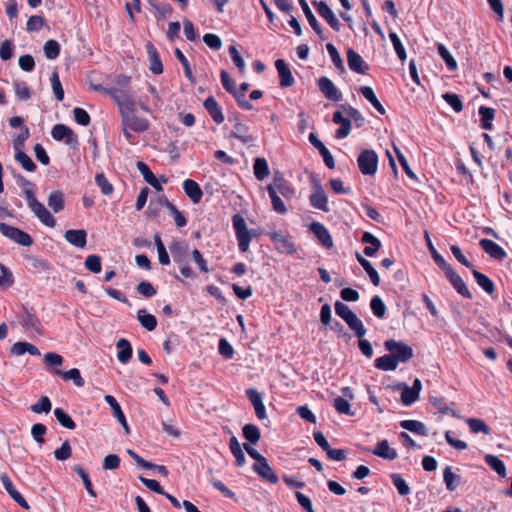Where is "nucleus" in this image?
Returning <instances> with one entry per match:
<instances>
[{"instance_id":"obj_1","label":"nucleus","mask_w":512,"mask_h":512,"mask_svg":"<svg viewBox=\"0 0 512 512\" xmlns=\"http://www.w3.org/2000/svg\"><path fill=\"white\" fill-rule=\"evenodd\" d=\"M173 261L179 266L181 274L185 278L193 277V271L189 266L192 250L186 241H174L169 246Z\"/></svg>"},{"instance_id":"obj_2","label":"nucleus","mask_w":512,"mask_h":512,"mask_svg":"<svg viewBox=\"0 0 512 512\" xmlns=\"http://www.w3.org/2000/svg\"><path fill=\"white\" fill-rule=\"evenodd\" d=\"M335 313L345 321L358 338H362L366 335L367 330L362 320L358 318L348 305L337 301L335 303Z\"/></svg>"},{"instance_id":"obj_3","label":"nucleus","mask_w":512,"mask_h":512,"mask_svg":"<svg viewBox=\"0 0 512 512\" xmlns=\"http://www.w3.org/2000/svg\"><path fill=\"white\" fill-rule=\"evenodd\" d=\"M25 200L27 202L29 209L40 220V222H42L47 227L51 228H53L56 225L55 218L45 208V206L36 199L33 189L25 188Z\"/></svg>"},{"instance_id":"obj_4","label":"nucleus","mask_w":512,"mask_h":512,"mask_svg":"<svg viewBox=\"0 0 512 512\" xmlns=\"http://www.w3.org/2000/svg\"><path fill=\"white\" fill-rule=\"evenodd\" d=\"M384 347L390 352L396 361L406 363L413 357V349L403 341L389 339L384 342Z\"/></svg>"},{"instance_id":"obj_5","label":"nucleus","mask_w":512,"mask_h":512,"mask_svg":"<svg viewBox=\"0 0 512 512\" xmlns=\"http://www.w3.org/2000/svg\"><path fill=\"white\" fill-rule=\"evenodd\" d=\"M235 229L238 246L241 252H247L251 241V234L247 228L245 219L240 214H235L232 218Z\"/></svg>"},{"instance_id":"obj_6","label":"nucleus","mask_w":512,"mask_h":512,"mask_svg":"<svg viewBox=\"0 0 512 512\" xmlns=\"http://www.w3.org/2000/svg\"><path fill=\"white\" fill-rule=\"evenodd\" d=\"M0 232L5 237L21 246L29 247L33 244V240L28 233L4 222L0 223Z\"/></svg>"},{"instance_id":"obj_7","label":"nucleus","mask_w":512,"mask_h":512,"mask_svg":"<svg viewBox=\"0 0 512 512\" xmlns=\"http://www.w3.org/2000/svg\"><path fill=\"white\" fill-rule=\"evenodd\" d=\"M357 163L363 175H374L377 171L378 156L375 151L366 149L360 152Z\"/></svg>"},{"instance_id":"obj_8","label":"nucleus","mask_w":512,"mask_h":512,"mask_svg":"<svg viewBox=\"0 0 512 512\" xmlns=\"http://www.w3.org/2000/svg\"><path fill=\"white\" fill-rule=\"evenodd\" d=\"M446 277L450 281L453 288L464 298L471 299L472 294L467 288L463 279L458 275V273L452 268V266L448 263L446 266L442 268Z\"/></svg>"},{"instance_id":"obj_9","label":"nucleus","mask_w":512,"mask_h":512,"mask_svg":"<svg viewBox=\"0 0 512 512\" xmlns=\"http://www.w3.org/2000/svg\"><path fill=\"white\" fill-rule=\"evenodd\" d=\"M313 182V191L309 197L310 204L312 207L322 210L324 212L329 211L328 207V198L326 196V193L320 183L319 180L314 178L312 180Z\"/></svg>"},{"instance_id":"obj_10","label":"nucleus","mask_w":512,"mask_h":512,"mask_svg":"<svg viewBox=\"0 0 512 512\" xmlns=\"http://www.w3.org/2000/svg\"><path fill=\"white\" fill-rule=\"evenodd\" d=\"M52 137L57 141H64L67 145L75 147L78 144V137L74 131L64 125L56 124L51 131Z\"/></svg>"},{"instance_id":"obj_11","label":"nucleus","mask_w":512,"mask_h":512,"mask_svg":"<svg viewBox=\"0 0 512 512\" xmlns=\"http://www.w3.org/2000/svg\"><path fill=\"white\" fill-rule=\"evenodd\" d=\"M269 237L275 243L276 249L280 253H295L296 248L290 236L284 235L281 231H273L269 233Z\"/></svg>"},{"instance_id":"obj_12","label":"nucleus","mask_w":512,"mask_h":512,"mask_svg":"<svg viewBox=\"0 0 512 512\" xmlns=\"http://www.w3.org/2000/svg\"><path fill=\"white\" fill-rule=\"evenodd\" d=\"M317 9L318 14L326 20L330 27L335 31H340L341 23L331 10V8L324 1H313L312 3Z\"/></svg>"},{"instance_id":"obj_13","label":"nucleus","mask_w":512,"mask_h":512,"mask_svg":"<svg viewBox=\"0 0 512 512\" xmlns=\"http://www.w3.org/2000/svg\"><path fill=\"white\" fill-rule=\"evenodd\" d=\"M0 481L6 490V492L9 494V496L22 508L29 510L30 506L27 503V501L24 499V497L15 489L11 479L7 475V473H2L0 475Z\"/></svg>"},{"instance_id":"obj_14","label":"nucleus","mask_w":512,"mask_h":512,"mask_svg":"<svg viewBox=\"0 0 512 512\" xmlns=\"http://www.w3.org/2000/svg\"><path fill=\"white\" fill-rule=\"evenodd\" d=\"M421 389L422 383L418 378L414 380L412 387H409L404 384L401 393V402L403 403V405L410 406L414 402H416L419 398Z\"/></svg>"},{"instance_id":"obj_15","label":"nucleus","mask_w":512,"mask_h":512,"mask_svg":"<svg viewBox=\"0 0 512 512\" xmlns=\"http://www.w3.org/2000/svg\"><path fill=\"white\" fill-rule=\"evenodd\" d=\"M121 124L137 133H142L149 128L148 120L137 116L135 113L121 117Z\"/></svg>"},{"instance_id":"obj_16","label":"nucleus","mask_w":512,"mask_h":512,"mask_svg":"<svg viewBox=\"0 0 512 512\" xmlns=\"http://www.w3.org/2000/svg\"><path fill=\"white\" fill-rule=\"evenodd\" d=\"M267 187H273L276 194H280L286 199H291L295 194L294 189L284 180L279 172L275 173L272 183Z\"/></svg>"},{"instance_id":"obj_17","label":"nucleus","mask_w":512,"mask_h":512,"mask_svg":"<svg viewBox=\"0 0 512 512\" xmlns=\"http://www.w3.org/2000/svg\"><path fill=\"white\" fill-rule=\"evenodd\" d=\"M19 322L26 331H34L36 333L41 332V322L38 317L27 310L23 309V312L19 315Z\"/></svg>"},{"instance_id":"obj_18","label":"nucleus","mask_w":512,"mask_h":512,"mask_svg":"<svg viewBox=\"0 0 512 512\" xmlns=\"http://www.w3.org/2000/svg\"><path fill=\"white\" fill-rule=\"evenodd\" d=\"M310 230L321 243V245L326 249H331L334 245L332 237L328 231V229L319 222H313L310 225Z\"/></svg>"},{"instance_id":"obj_19","label":"nucleus","mask_w":512,"mask_h":512,"mask_svg":"<svg viewBox=\"0 0 512 512\" xmlns=\"http://www.w3.org/2000/svg\"><path fill=\"white\" fill-rule=\"evenodd\" d=\"M246 395L254 407L255 414H256L257 418L259 420L265 419L267 416H266V409H265V405L263 403L262 395L255 388L247 389Z\"/></svg>"},{"instance_id":"obj_20","label":"nucleus","mask_w":512,"mask_h":512,"mask_svg":"<svg viewBox=\"0 0 512 512\" xmlns=\"http://www.w3.org/2000/svg\"><path fill=\"white\" fill-rule=\"evenodd\" d=\"M347 62L349 68L359 74H365L369 69L367 63L363 60V58L355 52L352 48L347 50Z\"/></svg>"},{"instance_id":"obj_21","label":"nucleus","mask_w":512,"mask_h":512,"mask_svg":"<svg viewBox=\"0 0 512 512\" xmlns=\"http://www.w3.org/2000/svg\"><path fill=\"white\" fill-rule=\"evenodd\" d=\"M253 469L262 479L268 481L269 483L276 484L279 481L278 476L270 467L266 458L258 463H255L253 465Z\"/></svg>"},{"instance_id":"obj_22","label":"nucleus","mask_w":512,"mask_h":512,"mask_svg":"<svg viewBox=\"0 0 512 512\" xmlns=\"http://www.w3.org/2000/svg\"><path fill=\"white\" fill-rule=\"evenodd\" d=\"M318 86L327 99L332 101H339L341 99V93L329 78L325 76L319 78Z\"/></svg>"},{"instance_id":"obj_23","label":"nucleus","mask_w":512,"mask_h":512,"mask_svg":"<svg viewBox=\"0 0 512 512\" xmlns=\"http://www.w3.org/2000/svg\"><path fill=\"white\" fill-rule=\"evenodd\" d=\"M479 245L485 253L494 259L503 260L507 256L506 251L490 239H481Z\"/></svg>"},{"instance_id":"obj_24","label":"nucleus","mask_w":512,"mask_h":512,"mask_svg":"<svg viewBox=\"0 0 512 512\" xmlns=\"http://www.w3.org/2000/svg\"><path fill=\"white\" fill-rule=\"evenodd\" d=\"M65 240L78 248H84L87 243V233L83 229H70L64 234Z\"/></svg>"},{"instance_id":"obj_25","label":"nucleus","mask_w":512,"mask_h":512,"mask_svg":"<svg viewBox=\"0 0 512 512\" xmlns=\"http://www.w3.org/2000/svg\"><path fill=\"white\" fill-rule=\"evenodd\" d=\"M104 400L111 407V409L113 411L114 417L118 420V422L124 428L125 433L129 434L130 433V429H129V426H128L127 421H126V417H125V415H124V413H123L119 403L115 399V397H113L112 395H106L104 397Z\"/></svg>"},{"instance_id":"obj_26","label":"nucleus","mask_w":512,"mask_h":512,"mask_svg":"<svg viewBox=\"0 0 512 512\" xmlns=\"http://www.w3.org/2000/svg\"><path fill=\"white\" fill-rule=\"evenodd\" d=\"M275 67L279 74L280 78V86L281 87H290L294 84V77L283 59H278L275 62Z\"/></svg>"},{"instance_id":"obj_27","label":"nucleus","mask_w":512,"mask_h":512,"mask_svg":"<svg viewBox=\"0 0 512 512\" xmlns=\"http://www.w3.org/2000/svg\"><path fill=\"white\" fill-rule=\"evenodd\" d=\"M332 121L340 125V128L335 133L336 138L344 139L350 134L351 121L349 118H345L340 111L334 112Z\"/></svg>"},{"instance_id":"obj_28","label":"nucleus","mask_w":512,"mask_h":512,"mask_svg":"<svg viewBox=\"0 0 512 512\" xmlns=\"http://www.w3.org/2000/svg\"><path fill=\"white\" fill-rule=\"evenodd\" d=\"M146 50L150 61L149 69L153 74L159 75L163 73V65L159 54L151 42L146 44Z\"/></svg>"},{"instance_id":"obj_29","label":"nucleus","mask_w":512,"mask_h":512,"mask_svg":"<svg viewBox=\"0 0 512 512\" xmlns=\"http://www.w3.org/2000/svg\"><path fill=\"white\" fill-rule=\"evenodd\" d=\"M204 108L207 110L215 123L221 124L224 122V115L222 110L213 96H209L203 103Z\"/></svg>"},{"instance_id":"obj_30","label":"nucleus","mask_w":512,"mask_h":512,"mask_svg":"<svg viewBox=\"0 0 512 512\" xmlns=\"http://www.w3.org/2000/svg\"><path fill=\"white\" fill-rule=\"evenodd\" d=\"M183 190L194 204H197L201 201L203 192L196 181L192 179H186L183 182Z\"/></svg>"},{"instance_id":"obj_31","label":"nucleus","mask_w":512,"mask_h":512,"mask_svg":"<svg viewBox=\"0 0 512 512\" xmlns=\"http://www.w3.org/2000/svg\"><path fill=\"white\" fill-rule=\"evenodd\" d=\"M372 453L386 460H394L398 456L397 451L390 447L387 440L379 441Z\"/></svg>"},{"instance_id":"obj_32","label":"nucleus","mask_w":512,"mask_h":512,"mask_svg":"<svg viewBox=\"0 0 512 512\" xmlns=\"http://www.w3.org/2000/svg\"><path fill=\"white\" fill-rule=\"evenodd\" d=\"M136 167L138 169V171L142 174L144 180L150 184L154 189H156L157 191H162V185L161 183L159 182V180L155 177V175L153 174V172L150 170V168L148 167V165H146L144 162L142 161H138L136 163Z\"/></svg>"},{"instance_id":"obj_33","label":"nucleus","mask_w":512,"mask_h":512,"mask_svg":"<svg viewBox=\"0 0 512 512\" xmlns=\"http://www.w3.org/2000/svg\"><path fill=\"white\" fill-rule=\"evenodd\" d=\"M10 352L12 355L17 357L22 356L25 353H29L30 355L33 356L40 355V351L35 345L22 341L14 343L10 349Z\"/></svg>"},{"instance_id":"obj_34","label":"nucleus","mask_w":512,"mask_h":512,"mask_svg":"<svg viewBox=\"0 0 512 512\" xmlns=\"http://www.w3.org/2000/svg\"><path fill=\"white\" fill-rule=\"evenodd\" d=\"M248 130L249 129L245 124L241 123L236 119L234 128L231 131L230 136L239 139L244 144L254 142L256 138L252 135L247 134Z\"/></svg>"},{"instance_id":"obj_35","label":"nucleus","mask_w":512,"mask_h":512,"mask_svg":"<svg viewBox=\"0 0 512 512\" xmlns=\"http://www.w3.org/2000/svg\"><path fill=\"white\" fill-rule=\"evenodd\" d=\"M299 1V4L307 18V21L308 23L310 24L311 28L315 31V33L322 39V40H325L326 37L324 36L323 34V31L316 19V17L314 16V14L312 13L311 9L309 8L306 0H298Z\"/></svg>"},{"instance_id":"obj_36","label":"nucleus","mask_w":512,"mask_h":512,"mask_svg":"<svg viewBox=\"0 0 512 512\" xmlns=\"http://www.w3.org/2000/svg\"><path fill=\"white\" fill-rule=\"evenodd\" d=\"M116 348L118 349L117 358L120 363L126 364L132 357V346L130 342L121 338L116 342Z\"/></svg>"},{"instance_id":"obj_37","label":"nucleus","mask_w":512,"mask_h":512,"mask_svg":"<svg viewBox=\"0 0 512 512\" xmlns=\"http://www.w3.org/2000/svg\"><path fill=\"white\" fill-rule=\"evenodd\" d=\"M361 241L363 243H368L370 244V246H366L363 250L364 254L368 257H372L374 256V254L380 249L381 247V242L380 240L375 237L373 234H371L370 232H364L362 237H361Z\"/></svg>"},{"instance_id":"obj_38","label":"nucleus","mask_w":512,"mask_h":512,"mask_svg":"<svg viewBox=\"0 0 512 512\" xmlns=\"http://www.w3.org/2000/svg\"><path fill=\"white\" fill-rule=\"evenodd\" d=\"M359 92L381 115H384L386 113L385 108L380 103L373 89L370 86H361L359 88Z\"/></svg>"},{"instance_id":"obj_39","label":"nucleus","mask_w":512,"mask_h":512,"mask_svg":"<svg viewBox=\"0 0 512 512\" xmlns=\"http://www.w3.org/2000/svg\"><path fill=\"white\" fill-rule=\"evenodd\" d=\"M54 373L56 375L61 376L62 379L65 380V381H70V380L73 381V383L77 387H82L85 384V381L82 378L79 369H77V368H72V369H70L68 371H61V370L57 369V370L54 371Z\"/></svg>"},{"instance_id":"obj_40","label":"nucleus","mask_w":512,"mask_h":512,"mask_svg":"<svg viewBox=\"0 0 512 512\" xmlns=\"http://www.w3.org/2000/svg\"><path fill=\"white\" fill-rule=\"evenodd\" d=\"M356 259L358 263L363 267V269L368 274L372 284L374 286H378L380 284V277L376 269L373 267V265L365 259L362 255L356 254Z\"/></svg>"},{"instance_id":"obj_41","label":"nucleus","mask_w":512,"mask_h":512,"mask_svg":"<svg viewBox=\"0 0 512 512\" xmlns=\"http://www.w3.org/2000/svg\"><path fill=\"white\" fill-rule=\"evenodd\" d=\"M399 425L401 428H403L407 431H410L412 433H415V434H418L421 436L428 435V430H427L426 426L418 420H402L399 423Z\"/></svg>"},{"instance_id":"obj_42","label":"nucleus","mask_w":512,"mask_h":512,"mask_svg":"<svg viewBox=\"0 0 512 512\" xmlns=\"http://www.w3.org/2000/svg\"><path fill=\"white\" fill-rule=\"evenodd\" d=\"M374 365L377 369L382 371H394L398 366V362L394 359V356L386 354L377 358Z\"/></svg>"},{"instance_id":"obj_43","label":"nucleus","mask_w":512,"mask_h":512,"mask_svg":"<svg viewBox=\"0 0 512 512\" xmlns=\"http://www.w3.org/2000/svg\"><path fill=\"white\" fill-rule=\"evenodd\" d=\"M484 460L500 477H506V466L500 458L492 454H486Z\"/></svg>"},{"instance_id":"obj_44","label":"nucleus","mask_w":512,"mask_h":512,"mask_svg":"<svg viewBox=\"0 0 512 512\" xmlns=\"http://www.w3.org/2000/svg\"><path fill=\"white\" fill-rule=\"evenodd\" d=\"M137 319L141 326L148 331H153L157 326V319L154 315L149 314L146 309H140L137 312Z\"/></svg>"},{"instance_id":"obj_45","label":"nucleus","mask_w":512,"mask_h":512,"mask_svg":"<svg viewBox=\"0 0 512 512\" xmlns=\"http://www.w3.org/2000/svg\"><path fill=\"white\" fill-rule=\"evenodd\" d=\"M253 170L256 179L260 181L264 180L270 173L267 160L261 157L255 159Z\"/></svg>"},{"instance_id":"obj_46","label":"nucleus","mask_w":512,"mask_h":512,"mask_svg":"<svg viewBox=\"0 0 512 512\" xmlns=\"http://www.w3.org/2000/svg\"><path fill=\"white\" fill-rule=\"evenodd\" d=\"M472 274L477 284L488 294H492L495 290L494 283L483 273L472 269Z\"/></svg>"},{"instance_id":"obj_47","label":"nucleus","mask_w":512,"mask_h":512,"mask_svg":"<svg viewBox=\"0 0 512 512\" xmlns=\"http://www.w3.org/2000/svg\"><path fill=\"white\" fill-rule=\"evenodd\" d=\"M479 114L481 116V127L485 130L492 129V121L495 117V110L490 107L481 106L479 108Z\"/></svg>"},{"instance_id":"obj_48","label":"nucleus","mask_w":512,"mask_h":512,"mask_svg":"<svg viewBox=\"0 0 512 512\" xmlns=\"http://www.w3.org/2000/svg\"><path fill=\"white\" fill-rule=\"evenodd\" d=\"M229 446L232 454L235 457L236 465L243 466L246 463V458L241 448V445L235 436H232L230 438Z\"/></svg>"},{"instance_id":"obj_49","label":"nucleus","mask_w":512,"mask_h":512,"mask_svg":"<svg viewBox=\"0 0 512 512\" xmlns=\"http://www.w3.org/2000/svg\"><path fill=\"white\" fill-rule=\"evenodd\" d=\"M443 480L447 490L455 491L460 481V476L456 475L450 466L445 467L443 471Z\"/></svg>"},{"instance_id":"obj_50","label":"nucleus","mask_w":512,"mask_h":512,"mask_svg":"<svg viewBox=\"0 0 512 512\" xmlns=\"http://www.w3.org/2000/svg\"><path fill=\"white\" fill-rule=\"evenodd\" d=\"M370 308L374 316L378 319H383L385 317L387 308L380 296L375 295L372 297L370 301Z\"/></svg>"},{"instance_id":"obj_51","label":"nucleus","mask_w":512,"mask_h":512,"mask_svg":"<svg viewBox=\"0 0 512 512\" xmlns=\"http://www.w3.org/2000/svg\"><path fill=\"white\" fill-rule=\"evenodd\" d=\"M48 205L55 212L58 213L64 208V195L61 191H53L48 196Z\"/></svg>"},{"instance_id":"obj_52","label":"nucleus","mask_w":512,"mask_h":512,"mask_svg":"<svg viewBox=\"0 0 512 512\" xmlns=\"http://www.w3.org/2000/svg\"><path fill=\"white\" fill-rule=\"evenodd\" d=\"M163 204L169 209L170 215L173 217L175 225L177 227L182 228L187 224L186 218L182 215V213L176 208L174 204H172L167 199L163 200Z\"/></svg>"},{"instance_id":"obj_53","label":"nucleus","mask_w":512,"mask_h":512,"mask_svg":"<svg viewBox=\"0 0 512 512\" xmlns=\"http://www.w3.org/2000/svg\"><path fill=\"white\" fill-rule=\"evenodd\" d=\"M54 416L61 426L70 430L75 429V422L62 408H56L54 410Z\"/></svg>"},{"instance_id":"obj_54","label":"nucleus","mask_w":512,"mask_h":512,"mask_svg":"<svg viewBox=\"0 0 512 512\" xmlns=\"http://www.w3.org/2000/svg\"><path fill=\"white\" fill-rule=\"evenodd\" d=\"M107 94L110 95L116 101L118 106L121 103H123L127 98L133 96L129 88H109V90H107Z\"/></svg>"},{"instance_id":"obj_55","label":"nucleus","mask_w":512,"mask_h":512,"mask_svg":"<svg viewBox=\"0 0 512 512\" xmlns=\"http://www.w3.org/2000/svg\"><path fill=\"white\" fill-rule=\"evenodd\" d=\"M243 436L251 444H256L261 437L259 428L254 424H246L243 427Z\"/></svg>"},{"instance_id":"obj_56","label":"nucleus","mask_w":512,"mask_h":512,"mask_svg":"<svg viewBox=\"0 0 512 512\" xmlns=\"http://www.w3.org/2000/svg\"><path fill=\"white\" fill-rule=\"evenodd\" d=\"M390 478L401 496L410 494V487L400 474L392 473Z\"/></svg>"},{"instance_id":"obj_57","label":"nucleus","mask_w":512,"mask_h":512,"mask_svg":"<svg viewBox=\"0 0 512 512\" xmlns=\"http://www.w3.org/2000/svg\"><path fill=\"white\" fill-rule=\"evenodd\" d=\"M52 404L50 399L47 396H41L39 401L35 404H32L30 406V410L33 413L40 414V413H49L51 411Z\"/></svg>"},{"instance_id":"obj_58","label":"nucleus","mask_w":512,"mask_h":512,"mask_svg":"<svg viewBox=\"0 0 512 512\" xmlns=\"http://www.w3.org/2000/svg\"><path fill=\"white\" fill-rule=\"evenodd\" d=\"M437 50L441 58L444 60L447 68L454 71L457 68V62L449 52V50L443 44H438Z\"/></svg>"},{"instance_id":"obj_59","label":"nucleus","mask_w":512,"mask_h":512,"mask_svg":"<svg viewBox=\"0 0 512 512\" xmlns=\"http://www.w3.org/2000/svg\"><path fill=\"white\" fill-rule=\"evenodd\" d=\"M174 54H175V57L179 60V62L183 66L186 78L190 81V83L194 84L195 78L193 76L191 67H190L189 62H188L187 58L185 57V55L182 53V51L179 48L175 49Z\"/></svg>"},{"instance_id":"obj_60","label":"nucleus","mask_w":512,"mask_h":512,"mask_svg":"<svg viewBox=\"0 0 512 512\" xmlns=\"http://www.w3.org/2000/svg\"><path fill=\"white\" fill-rule=\"evenodd\" d=\"M15 160L28 172H33L36 169V165L33 160L23 151L15 153Z\"/></svg>"},{"instance_id":"obj_61","label":"nucleus","mask_w":512,"mask_h":512,"mask_svg":"<svg viewBox=\"0 0 512 512\" xmlns=\"http://www.w3.org/2000/svg\"><path fill=\"white\" fill-rule=\"evenodd\" d=\"M333 406L339 414L348 416H354V412L351 410L350 403L343 397H337L333 401Z\"/></svg>"},{"instance_id":"obj_62","label":"nucleus","mask_w":512,"mask_h":512,"mask_svg":"<svg viewBox=\"0 0 512 512\" xmlns=\"http://www.w3.org/2000/svg\"><path fill=\"white\" fill-rule=\"evenodd\" d=\"M326 49L331 57L333 64L335 65V67L338 70H340V72H342V73L345 72L343 60H342L338 50L336 49V47L332 43H328L326 45Z\"/></svg>"},{"instance_id":"obj_63","label":"nucleus","mask_w":512,"mask_h":512,"mask_svg":"<svg viewBox=\"0 0 512 512\" xmlns=\"http://www.w3.org/2000/svg\"><path fill=\"white\" fill-rule=\"evenodd\" d=\"M467 424L469 425V428L470 430L473 432V433H484V434H489L490 433V429L489 427L487 426V424L481 420V419H478V418H469L467 420Z\"/></svg>"},{"instance_id":"obj_64","label":"nucleus","mask_w":512,"mask_h":512,"mask_svg":"<svg viewBox=\"0 0 512 512\" xmlns=\"http://www.w3.org/2000/svg\"><path fill=\"white\" fill-rule=\"evenodd\" d=\"M44 54L48 59H56L60 54V45L55 40H48L43 47Z\"/></svg>"}]
</instances>
